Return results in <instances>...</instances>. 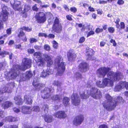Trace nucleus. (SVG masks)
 <instances>
[{
	"label": "nucleus",
	"instance_id": "1",
	"mask_svg": "<svg viewBox=\"0 0 128 128\" xmlns=\"http://www.w3.org/2000/svg\"><path fill=\"white\" fill-rule=\"evenodd\" d=\"M111 68L108 67H101L97 70V72L100 76L104 78L107 74L108 78H105L103 79L102 81L103 88L107 86L109 84V86H112L114 82L118 81L120 78V72H114L112 71H110Z\"/></svg>",
	"mask_w": 128,
	"mask_h": 128
},
{
	"label": "nucleus",
	"instance_id": "2",
	"mask_svg": "<svg viewBox=\"0 0 128 128\" xmlns=\"http://www.w3.org/2000/svg\"><path fill=\"white\" fill-rule=\"evenodd\" d=\"M63 60L62 56L60 55L57 56L55 60V62L58 64V68L59 70L57 74L60 76L63 74L66 68V65L64 64V62H62L60 63V62Z\"/></svg>",
	"mask_w": 128,
	"mask_h": 128
},
{
	"label": "nucleus",
	"instance_id": "3",
	"mask_svg": "<svg viewBox=\"0 0 128 128\" xmlns=\"http://www.w3.org/2000/svg\"><path fill=\"white\" fill-rule=\"evenodd\" d=\"M104 98L106 100L102 103L103 107L108 111H112L113 102L112 97L108 94H105Z\"/></svg>",
	"mask_w": 128,
	"mask_h": 128
},
{
	"label": "nucleus",
	"instance_id": "4",
	"mask_svg": "<svg viewBox=\"0 0 128 128\" xmlns=\"http://www.w3.org/2000/svg\"><path fill=\"white\" fill-rule=\"evenodd\" d=\"M32 60L30 58H24L22 60V65H18V69L22 71H24L26 69H28L31 66Z\"/></svg>",
	"mask_w": 128,
	"mask_h": 128
},
{
	"label": "nucleus",
	"instance_id": "5",
	"mask_svg": "<svg viewBox=\"0 0 128 128\" xmlns=\"http://www.w3.org/2000/svg\"><path fill=\"white\" fill-rule=\"evenodd\" d=\"M46 14L43 12H40L37 13L35 17L38 23L40 24L44 22L46 20V17L49 18V19L52 16V14L50 13H47Z\"/></svg>",
	"mask_w": 128,
	"mask_h": 128
},
{
	"label": "nucleus",
	"instance_id": "6",
	"mask_svg": "<svg viewBox=\"0 0 128 128\" xmlns=\"http://www.w3.org/2000/svg\"><path fill=\"white\" fill-rule=\"evenodd\" d=\"M52 29L54 32L58 34L60 33L62 31V26L60 22L59 19L57 17L55 18L52 24Z\"/></svg>",
	"mask_w": 128,
	"mask_h": 128
},
{
	"label": "nucleus",
	"instance_id": "7",
	"mask_svg": "<svg viewBox=\"0 0 128 128\" xmlns=\"http://www.w3.org/2000/svg\"><path fill=\"white\" fill-rule=\"evenodd\" d=\"M2 11L0 14V19L3 22H6L8 20V12L7 11V7L4 4L2 5Z\"/></svg>",
	"mask_w": 128,
	"mask_h": 128
},
{
	"label": "nucleus",
	"instance_id": "8",
	"mask_svg": "<svg viewBox=\"0 0 128 128\" xmlns=\"http://www.w3.org/2000/svg\"><path fill=\"white\" fill-rule=\"evenodd\" d=\"M52 90L51 88L48 87H45L41 92V96L44 99H48L51 97L50 92Z\"/></svg>",
	"mask_w": 128,
	"mask_h": 128
},
{
	"label": "nucleus",
	"instance_id": "9",
	"mask_svg": "<svg viewBox=\"0 0 128 128\" xmlns=\"http://www.w3.org/2000/svg\"><path fill=\"white\" fill-rule=\"evenodd\" d=\"M84 117L83 115L80 114L76 116L74 119L72 123L76 126L81 124L84 120Z\"/></svg>",
	"mask_w": 128,
	"mask_h": 128
},
{
	"label": "nucleus",
	"instance_id": "10",
	"mask_svg": "<svg viewBox=\"0 0 128 128\" xmlns=\"http://www.w3.org/2000/svg\"><path fill=\"white\" fill-rule=\"evenodd\" d=\"M84 117L83 115L80 114L76 116L74 119L72 123L76 126L81 124L84 120Z\"/></svg>",
	"mask_w": 128,
	"mask_h": 128
},
{
	"label": "nucleus",
	"instance_id": "11",
	"mask_svg": "<svg viewBox=\"0 0 128 128\" xmlns=\"http://www.w3.org/2000/svg\"><path fill=\"white\" fill-rule=\"evenodd\" d=\"M71 102L75 106L80 105V100L78 94L76 93H73L71 97Z\"/></svg>",
	"mask_w": 128,
	"mask_h": 128
},
{
	"label": "nucleus",
	"instance_id": "12",
	"mask_svg": "<svg viewBox=\"0 0 128 128\" xmlns=\"http://www.w3.org/2000/svg\"><path fill=\"white\" fill-rule=\"evenodd\" d=\"M89 65L86 62L84 61L81 62L78 66L79 70L82 73L87 71L89 69Z\"/></svg>",
	"mask_w": 128,
	"mask_h": 128
},
{
	"label": "nucleus",
	"instance_id": "13",
	"mask_svg": "<svg viewBox=\"0 0 128 128\" xmlns=\"http://www.w3.org/2000/svg\"><path fill=\"white\" fill-rule=\"evenodd\" d=\"M67 56L68 60L72 62L75 60L76 55L74 52L73 50L70 49L67 52Z\"/></svg>",
	"mask_w": 128,
	"mask_h": 128
},
{
	"label": "nucleus",
	"instance_id": "14",
	"mask_svg": "<svg viewBox=\"0 0 128 128\" xmlns=\"http://www.w3.org/2000/svg\"><path fill=\"white\" fill-rule=\"evenodd\" d=\"M124 100L121 96H118L116 98H115L113 100V102L112 104V110H114L117 106L118 104L123 103Z\"/></svg>",
	"mask_w": 128,
	"mask_h": 128
},
{
	"label": "nucleus",
	"instance_id": "15",
	"mask_svg": "<svg viewBox=\"0 0 128 128\" xmlns=\"http://www.w3.org/2000/svg\"><path fill=\"white\" fill-rule=\"evenodd\" d=\"M32 84L36 89L38 90L44 88L46 86L45 84L40 83L37 80H34L32 83Z\"/></svg>",
	"mask_w": 128,
	"mask_h": 128
},
{
	"label": "nucleus",
	"instance_id": "16",
	"mask_svg": "<svg viewBox=\"0 0 128 128\" xmlns=\"http://www.w3.org/2000/svg\"><path fill=\"white\" fill-rule=\"evenodd\" d=\"M54 116L59 118H64L66 116V114L64 111H59L54 113Z\"/></svg>",
	"mask_w": 128,
	"mask_h": 128
},
{
	"label": "nucleus",
	"instance_id": "17",
	"mask_svg": "<svg viewBox=\"0 0 128 128\" xmlns=\"http://www.w3.org/2000/svg\"><path fill=\"white\" fill-rule=\"evenodd\" d=\"M43 55L45 60L46 62L47 66H50L53 63L51 57L47 54H44Z\"/></svg>",
	"mask_w": 128,
	"mask_h": 128
},
{
	"label": "nucleus",
	"instance_id": "18",
	"mask_svg": "<svg viewBox=\"0 0 128 128\" xmlns=\"http://www.w3.org/2000/svg\"><path fill=\"white\" fill-rule=\"evenodd\" d=\"M30 108V106H22L21 110L22 112L24 114H30L31 112Z\"/></svg>",
	"mask_w": 128,
	"mask_h": 128
},
{
	"label": "nucleus",
	"instance_id": "19",
	"mask_svg": "<svg viewBox=\"0 0 128 128\" xmlns=\"http://www.w3.org/2000/svg\"><path fill=\"white\" fill-rule=\"evenodd\" d=\"M15 103L18 105L22 104L23 103V101L20 95H17L15 96L14 98Z\"/></svg>",
	"mask_w": 128,
	"mask_h": 128
},
{
	"label": "nucleus",
	"instance_id": "20",
	"mask_svg": "<svg viewBox=\"0 0 128 128\" xmlns=\"http://www.w3.org/2000/svg\"><path fill=\"white\" fill-rule=\"evenodd\" d=\"M8 75L11 78V79L16 78L17 76V74L15 69H11L8 73Z\"/></svg>",
	"mask_w": 128,
	"mask_h": 128
},
{
	"label": "nucleus",
	"instance_id": "21",
	"mask_svg": "<svg viewBox=\"0 0 128 128\" xmlns=\"http://www.w3.org/2000/svg\"><path fill=\"white\" fill-rule=\"evenodd\" d=\"M30 6L27 4H26L24 7L23 12H22L23 14L22 17L26 18L27 17V14L26 13L30 9Z\"/></svg>",
	"mask_w": 128,
	"mask_h": 128
},
{
	"label": "nucleus",
	"instance_id": "22",
	"mask_svg": "<svg viewBox=\"0 0 128 128\" xmlns=\"http://www.w3.org/2000/svg\"><path fill=\"white\" fill-rule=\"evenodd\" d=\"M18 36L24 42H26L27 38L24 32L23 31H20L18 35Z\"/></svg>",
	"mask_w": 128,
	"mask_h": 128
},
{
	"label": "nucleus",
	"instance_id": "23",
	"mask_svg": "<svg viewBox=\"0 0 128 128\" xmlns=\"http://www.w3.org/2000/svg\"><path fill=\"white\" fill-rule=\"evenodd\" d=\"M44 119L45 121L48 123L51 122L54 120L52 116L48 114H45L44 116Z\"/></svg>",
	"mask_w": 128,
	"mask_h": 128
},
{
	"label": "nucleus",
	"instance_id": "24",
	"mask_svg": "<svg viewBox=\"0 0 128 128\" xmlns=\"http://www.w3.org/2000/svg\"><path fill=\"white\" fill-rule=\"evenodd\" d=\"M70 98L67 96H64L62 100V104L65 107L68 106L70 105Z\"/></svg>",
	"mask_w": 128,
	"mask_h": 128
},
{
	"label": "nucleus",
	"instance_id": "25",
	"mask_svg": "<svg viewBox=\"0 0 128 128\" xmlns=\"http://www.w3.org/2000/svg\"><path fill=\"white\" fill-rule=\"evenodd\" d=\"M100 91L98 88L93 87L90 90V95L93 98L94 95H96Z\"/></svg>",
	"mask_w": 128,
	"mask_h": 128
},
{
	"label": "nucleus",
	"instance_id": "26",
	"mask_svg": "<svg viewBox=\"0 0 128 128\" xmlns=\"http://www.w3.org/2000/svg\"><path fill=\"white\" fill-rule=\"evenodd\" d=\"M12 105V102L10 101L4 102L2 104V106L4 109L8 108Z\"/></svg>",
	"mask_w": 128,
	"mask_h": 128
},
{
	"label": "nucleus",
	"instance_id": "27",
	"mask_svg": "<svg viewBox=\"0 0 128 128\" xmlns=\"http://www.w3.org/2000/svg\"><path fill=\"white\" fill-rule=\"evenodd\" d=\"M5 120L9 122H16L18 120L17 118L11 116H8L6 117L5 118Z\"/></svg>",
	"mask_w": 128,
	"mask_h": 128
},
{
	"label": "nucleus",
	"instance_id": "28",
	"mask_svg": "<svg viewBox=\"0 0 128 128\" xmlns=\"http://www.w3.org/2000/svg\"><path fill=\"white\" fill-rule=\"evenodd\" d=\"M24 100L26 102L27 104H31L32 102V100L31 97L29 96L26 95L24 96Z\"/></svg>",
	"mask_w": 128,
	"mask_h": 128
},
{
	"label": "nucleus",
	"instance_id": "29",
	"mask_svg": "<svg viewBox=\"0 0 128 128\" xmlns=\"http://www.w3.org/2000/svg\"><path fill=\"white\" fill-rule=\"evenodd\" d=\"M52 99L54 101H57L60 102L62 99L61 95L59 94L54 95L52 97Z\"/></svg>",
	"mask_w": 128,
	"mask_h": 128
},
{
	"label": "nucleus",
	"instance_id": "30",
	"mask_svg": "<svg viewBox=\"0 0 128 128\" xmlns=\"http://www.w3.org/2000/svg\"><path fill=\"white\" fill-rule=\"evenodd\" d=\"M36 61L37 65L39 66H42L44 65V62L42 58L36 59Z\"/></svg>",
	"mask_w": 128,
	"mask_h": 128
},
{
	"label": "nucleus",
	"instance_id": "31",
	"mask_svg": "<svg viewBox=\"0 0 128 128\" xmlns=\"http://www.w3.org/2000/svg\"><path fill=\"white\" fill-rule=\"evenodd\" d=\"M25 75L28 80H30V78L33 76V74L30 70L26 71V74Z\"/></svg>",
	"mask_w": 128,
	"mask_h": 128
},
{
	"label": "nucleus",
	"instance_id": "32",
	"mask_svg": "<svg viewBox=\"0 0 128 128\" xmlns=\"http://www.w3.org/2000/svg\"><path fill=\"white\" fill-rule=\"evenodd\" d=\"M20 4H16L14 3L12 6L13 8L15 10H20L22 9V8L20 6Z\"/></svg>",
	"mask_w": 128,
	"mask_h": 128
},
{
	"label": "nucleus",
	"instance_id": "33",
	"mask_svg": "<svg viewBox=\"0 0 128 128\" xmlns=\"http://www.w3.org/2000/svg\"><path fill=\"white\" fill-rule=\"evenodd\" d=\"M33 55L37 59L42 58V54L40 51L36 52L34 53Z\"/></svg>",
	"mask_w": 128,
	"mask_h": 128
},
{
	"label": "nucleus",
	"instance_id": "34",
	"mask_svg": "<svg viewBox=\"0 0 128 128\" xmlns=\"http://www.w3.org/2000/svg\"><path fill=\"white\" fill-rule=\"evenodd\" d=\"M28 80L25 74L24 73L20 75V79L19 80V82H20Z\"/></svg>",
	"mask_w": 128,
	"mask_h": 128
},
{
	"label": "nucleus",
	"instance_id": "35",
	"mask_svg": "<svg viewBox=\"0 0 128 128\" xmlns=\"http://www.w3.org/2000/svg\"><path fill=\"white\" fill-rule=\"evenodd\" d=\"M9 53L8 52L5 50L2 51L1 48H0V57H1L2 58L4 57L5 56L9 54Z\"/></svg>",
	"mask_w": 128,
	"mask_h": 128
},
{
	"label": "nucleus",
	"instance_id": "36",
	"mask_svg": "<svg viewBox=\"0 0 128 128\" xmlns=\"http://www.w3.org/2000/svg\"><path fill=\"white\" fill-rule=\"evenodd\" d=\"M93 97L94 98L96 99H100L102 97V93L100 91L98 93V94L96 95H94Z\"/></svg>",
	"mask_w": 128,
	"mask_h": 128
},
{
	"label": "nucleus",
	"instance_id": "37",
	"mask_svg": "<svg viewBox=\"0 0 128 128\" xmlns=\"http://www.w3.org/2000/svg\"><path fill=\"white\" fill-rule=\"evenodd\" d=\"M52 84L57 87H60L61 86L62 83L61 82L58 80H54Z\"/></svg>",
	"mask_w": 128,
	"mask_h": 128
},
{
	"label": "nucleus",
	"instance_id": "38",
	"mask_svg": "<svg viewBox=\"0 0 128 128\" xmlns=\"http://www.w3.org/2000/svg\"><path fill=\"white\" fill-rule=\"evenodd\" d=\"M81 98L82 99H86L89 98V96L85 94L84 92H83L82 93L80 94Z\"/></svg>",
	"mask_w": 128,
	"mask_h": 128
},
{
	"label": "nucleus",
	"instance_id": "39",
	"mask_svg": "<svg viewBox=\"0 0 128 128\" xmlns=\"http://www.w3.org/2000/svg\"><path fill=\"white\" fill-rule=\"evenodd\" d=\"M96 86L100 88H104L102 82H101V81L98 80L96 83Z\"/></svg>",
	"mask_w": 128,
	"mask_h": 128
},
{
	"label": "nucleus",
	"instance_id": "40",
	"mask_svg": "<svg viewBox=\"0 0 128 128\" xmlns=\"http://www.w3.org/2000/svg\"><path fill=\"white\" fill-rule=\"evenodd\" d=\"M20 29L22 30H24L25 31L28 32H30L32 31V28H29L28 27H26L25 26H23Z\"/></svg>",
	"mask_w": 128,
	"mask_h": 128
},
{
	"label": "nucleus",
	"instance_id": "41",
	"mask_svg": "<svg viewBox=\"0 0 128 128\" xmlns=\"http://www.w3.org/2000/svg\"><path fill=\"white\" fill-rule=\"evenodd\" d=\"M0 92L2 93H4L6 92H8V87L6 86H4L0 90Z\"/></svg>",
	"mask_w": 128,
	"mask_h": 128
},
{
	"label": "nucleus",
	"instance_id": "42",
	"mask_svg": "<svg viewBox=\"0 0 128 128\" xmlns=\"http://www.w3.org/2000/svg\"><path fill=\"white\" fill-rule=\"evenodd\" d=\"M122 86L121 85V84H120L116 85L114 88L115 91L116 92L119 91L121 89Z\"/></svg>",
	"mask_w": 128,
	"mask_h": 128
},
{
	"label": "nucleus",
	"instance_id": "43",
	"mask_svg": "<svg viewBox=\"0 0 128 128\" xmlns=\"http://www.w3.org/2000/svg\"><path fill=\"white\" fill-rule=\"evenodd\" d=\"M121 85L123 86H124L127 90L128 89V82L125 81L122 82L121 83Z\"/></svg>",
	"mask_w": 128,
	"mask_h": 128
},
{
	"label": "nucleus",
	"instance_id": "44",
	"mask_svg": "<svg viewBox=\"0 0 128 128\" xmlns=\"http://www.w3.org/2000/svg\"><path fill=\"white\" fill-rule=\"evenodd\" d=\"M108 32L111 33H114L115 31V29L114 28L112 27H110L108 28Z\"/></svg>",
	"mask_w": 128,
	"mask_h": 128
},
{
	"label": "nucleus",
	"instance_id": "45",
	"mask_svg": "<svg viewBox=\"0 0 128 128\" xmlns=\"http://www.w3.org/2000/svg\"><path fill=\"white\" fill-rule=\"evenodd\" d=\"M52 45L54 48L56 49L58 46V44L56 41L55 40H53L52 41Z\"/></svg>",
	"mask_w": 128,
	"mask_h": 128
},
{
	"label": "nucleus",
	"instance_id": "46",
	"mask_svg": "<svg viewBox=\"0 0 128 128\" xmlns=\"http://www.w3.org/2000/svg\"><path fill=\"white\" fill-rule=\"evenodd\" d=\"M103 31V29L102 28H96L95 30V32L97 34L102 32Z\"/></svg>",
	"mask_w": 128,
	"mask_h": 128
},
{
	"label": "nucleus",
	"instance_id": "47",
	"mask_svg": "<svg viewBox=\"0 0 128 128\" xmlns=\"http://www.w3.org/2000/svg\"><path fill=\"white\" fill-rule=\"evenodd\" d=\"M46 72L48 76L52 74L53 73L52 70V69H46Z\"/></svg>",
	"mask_w": 128,
	"mask_h": 128
},
{
	"label": "nucleus",
	"instance_id": "48",
	"mask_svg": "<svg viewBox=\"0 0 128 128\" xmlns=\"http://www.w3.org/2000/svg\"><path fill=\"white\" fill-rule=\"evenodd\" d=\"M77 24L78 25V27H82L81 29V30L82 31H83L84 30L85 28H84V25H83L82 23L78 24Z\"/></svg>",
	"mask_w": 128,
	"mask_h": 128
},
{
	"label": "nucleus",
	"instance_id": "49",
	"mask_svg": "<svg viewBox=\"0 0 128 128\" xmlns=\"http://www.w3.org/2000/svg\"><path fill=\"white\" fill-rule=\"evenodd\" d=\"M47 76H48V75L46 71L43 70L41 74V76L44 78L46 77Z\"/></svg>",
	"mask_w": 128,
	"mask_h": 128
},
{
	"label": "nucleus",
	"instance_id": "50",
	"mask_svg": "<svg viewBox=\"0 0 128 128\" xmlns=\"http://www.w3.org/2000/svg\"><path fill=\"white\" fill-rule=\"evenodd\" d=\"M85 40V38L84 36L81 37L78 41V42L80 44L83 43Z\"/></svg>",
	"mask_w": 128,
	"mask_h": 128
},
{
	"label": "nucleus",
	"instance_id": "51",
	"mask_svg": "<svg viewBox=\"0 0 128 128\" xmlns=\"http://www.w3.org/2000/svg\"><path fill=\"white\" fill-rule=\"evenodd\" d=\"M120 21V19L119 18L117 19L116 21L115 22L116 24V26L117 28H119L120 27V24H119V22Z\"/></svg>",
	"mask_w": 128,
	"mask_h": 128
},
{
	"label": "nucleus",
	"instance_id": "52",
	"mask_svg": "<svg viewBox=\"0 0 128 128\" xmlns=\"http://www.w3.org/2000/svg\"><path fill=\"white\" fill-rule=\"evenodd\" d=\"M75 75L76 78H82V75L81 74L78 72H76L75 73Z\"/></svg>",
	"mask_w": 128,
	"mask_h": 128
},
{
	"label": "nucleus",
	"instance_id": "53",
	"mask_svg": "<svg viewBox=\"0 0 128 128\" xmlns=\"http://www.w3.org/2000/svg\"><path fill=\"white\" fill-rule=\"evenodd\" d=\"M44 49L46 50L49 51L50 50V46L48 44H45L44 46Z\"/></svg>",
	"mask_w": 128,
	"mask_h": 128
},
{
	"label": "nucleus",
	"instance_id": "54",
	"mask_svg": "<svg viewBox=\"0 0 128 128\" xmlns=\"http://www.w3.org/2000/svg\"><path fill=\"white\" fill-rule=\"evenodd\" d=\"M70 10L71 12L73 13H75L77 12V9L75 7H72L70 8Z\"/></svg>",
	"mask_w": 128,
	"mask_h": 128
},
{
	"label": "nucleus",
	"instance_id": "55",
	"mask_svg": "<svg viewBox=\"0 0 128 128\" xmlns=\"http://www.w3.org/2000/svg\"><path fill=\"white\" fill-rule=\"evenodd\" d=\"M29 40L30 43H31L36 42L37 41V40L36 39L33 38H30Z\"/></svg>",
	"mask_w": 128,
	"mask_h": 128
},
{
	"label": "nucleus",
	"instance_id": "56",
	"mask_svg": "<svg viewBox=\"0 0 128 128\" xmlns=\"http://www.w3.org/2000/svg\"><path fill=\"white\" fill-rule=\"evenodd\" d=\"M25 128H44L42 127H40L38 126H36L33 127V126L32 125H28L25 127Z\"/></svg>",
	"mask_w": 128,
	"mask_h": 128
},
{
	"label": "nucleus",
	"instance_id": "57",
	"mask_svg": "<svg viewBox=\"0 0 128 128\" xmlns=\"http://www.w3.org/2000/svg\"><path fill=\"white\" fill-rule=\"evenodd\" d=\"M27 52L29 54H31L34 52V50L33 49L28 48L27 50Z\"/></svg>",
	"mask_w": 128,
	"mask_h": 128
},
{
	"label": "nucleus",
	"instance_id": "58",
	"mask_svg": "<svg viewBox=\"0 0 128 128\" xmlns=\"http://www.w3.org/2000/svg\"><path fill=\"white\" fill-rule=\"evenodd\" d=\"M38 36H44L46 38L48 36L46 34L42 32L39 33Z\"/></svg>",
	"mask_w": 128,
	"mask_h": 128
},
{
	"label": "nucleus",
	"instance_id": "59",
	"mask_svg": "<svg viewBox=\"0 0 128 128\" xmlns=\"http://www.w3.org/2000/svg\"><path fill=\"white\" fill-rule=\"evenodd\" d=\"M36 6L37 4H36L32 6V9L34 11L37 12L38 10V9L37 8Z\"/></svg>",
	"mask_w": 128,
	"mask_h": 128
},
{
	"label": "nucleus",
	"instance_id": "60",
	"mask_svg": "<svg viewBox=\"0 0 128 128\" xmlns=\"http://www.w3.org/2000/svg\"><path fill=\"white\" fill-rule=\"evenodd\" d=\"M72 16L70 15H68L66 16V19L69 21H72Z\"/></svg>",
	"mask_w": 128,
	"mask_h": 128
},
{
	"label": "nucleus",
	"instance_id": "61",
	"mask_svg": "<svg viewBox=\"0 0 128 128\" xmlns=\"http://www.w3.org/2000/svg\"><path fill=\"white\" fill-rule=\"evenodd\" d=\"M94 33H95L94 31L92 30L90 31L88 33L86 37H88L91 35L94 34Z\"/></svg>",
	"mask_w": 128,
	"mask_h": 128
},
{
	"label": "nucleus",
	"instance_id": "62",
	"mask_svg": "<svg viewBox=\"0 0 128 128\" xmlns=\"http://www.w3.org/2000/svg\"><path fill=\"white\" fill-rule=\"evenodd\" d=\"M98 128H108V126L107 125L103 124L100 125Z\"/></svg>",
	"mask_w": 128,
	"mask_h": 128
},
{
	"label": "nucleus",
	"instance_id": "63",
	"mask_svg": "<svg viewBox=\"0 0 128 128\" xmlns=\"http://www.w3.org/2000/svg\"><path fill=\"white\" fill-rule=\"evenodd\" d=\"M12 28L10 27L8 29H7L6 30V32L7 34L8 35H10L12 33Z\"/></svg>",
	"mask_w": 128,
	"mask_h": 128
},
{
	"label": "nucleus",
	"instance_id": "64",
	"mask_svg": "<svg viewBox=\"0 0 128 128\" xmlns=\"http://www.w3.org/2000/svg\"><path fill=\"white\" fill-rule=\"evenodd\" d=\"M110 42L111 43L113 44V46H116V43L114 40L113 39H111L110 40Z\"/></svg>",
	"mask_w": 128,
	"mask_h": 128
}]
</instances>
